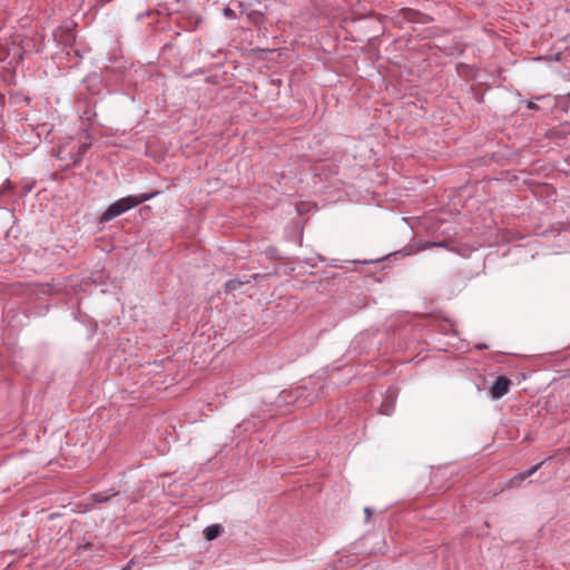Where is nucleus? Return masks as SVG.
Listing matches in <instances>:
<instances>
[{"instance_id": "nucleus-1", "label": "nucleus", "mask_w": 570, "mask_h": 570, "mask_svg": "<svg viewBox=\"0 0 570 570\" xmlns=\"http://www.w3.org/2000/svg\"><path fill=\"white\" fill-rule=\"evenodd\" d=\"M158 191L141 194V195H129L124 198H120L108 206V208L101 214L99 222L107 223L112 220L114 218L120 216L121 214L130 210L131 208L154 198Z\"/></svg>"}, {"instance_id": "nucleus-2", "label": "nucleus", "mask_w": 570, "mask_h": 570, "mask_svg": "<svg viewBox=\"0 0 570 570\" xmlns=\"http://www.w3.org/2000/svg\"><path fill=\"white\" fill-rule=\"evenodd\" d=\"M511 381L504 376L500 375L495 379L493 384L489 389V393L492 400H499L504 396L510 390Z\"/></svg>"}, {"instance_id": "nucleus-3", "label": "nucleus", "mask_w": 570, "mask_h": 570, "mask_svg": "<svg viewBox=\"0 0 570 570\" xmlns=\"http://www.w3.org/2000/svg\"><path fill=\"white\" fill-rule=\"evenodd\" d=\"M543 464V462H540L535 465H533L531 469L527 470L525 472H521L519 474H517L514 478H512L510 480V483H511V487H517L519 485L522 481H524L527 478L533 475L538 470L539 468Z\"/></svg>"}, {"instance_id": "nucleus-4", "label": "nucleus", "mask_w": 570, "mask_h": 570, "mask_svg": "<svg viewBox=\"0 0 570 570\" xmlns=\"http://www.w3.org/2000/svg\"><path fill=\"white\" fill-rule=\"evenodd\" d=\"M394 402H395V393L394 391H389L387 399L382 403L380 412L384 415H391L394 410Z\"/></svg>"}, {"instance_id": "nucleus-5", "label": "nucleus", "mask_w": 570, "mask_h": 570, "mask_svg": "<svg viewBox=\"0 0 570 570\" xmlns=\"http://www.w3.org/2000/svg\"><path fill=\"white\" fill-rule=\"evenodd\" d=\"M115 495H117L116 491L97 492L91 494V499L95 503H105L108 502Z\"/></svg>"}, {"instance_id": "nucleus-6", "label": "nucleus", "mask_w": 570, "mask_h": 570, "mask_svg": "<svg viewBox=\"0 0 570 570\" xmlns=\"http://www.w3.org/2000/svg\"><path fill=\"white\" fill-rule=\"evenodd\" d=\"M222 531L223 529L219 524H212L205 529V538L208 541L215 540L222 533Z\"/></svg>"}, {"instance_id": "nucleus-7", "label": "nucleus", "mask_w": 570, "mask_h": 570, "mask_svg": "<svg viewBox=\"0 0 570 570\" xmlns=\"http://www.w3.org/2000/svg\"><path fill=\"white\" fill-rule=\"evenodd\" d=\"M247 18L255 24H263L266 21V18L263 12L258 10H250L247 12Z\"/></svg>"}, {"instance_id": "nucleus-8", "label": "nucleus", "mask_w": 570, "mask_h": 570, "mask_svg": "<svg viewBox=\"0 0 570 570\" xmlns=\"http://www.w3.org/2000/svg\"><path fill=\"white\" fill-rule=\"evenodd\" d=\"M247 283H249V281H248V279H246V281H240V279H237V278H235V279H229V281H228V282H226V284H225V292H226V293H232V292H234V291L239 289V288L242 287V285L247 284Z\"/></svg>"}, {"instance_id": "nucleus-9", "label": "nucleus", "mask_w": 570, "mask_h": 570, "mask_svg": "<svg viewBox=\"0 0 570 570\" xmlns=\"http://www.w3.org/2000/svg\"><path fill=\"white\" fill-rule=\"evenodd\" d=\"M90 144H82L80 147H79V150L73 159V165H77L80 160H81V157L85 155L87 148L89 147Z\"/></svg>"}, {"instance_id": "nucleus-10", "label": "nucleus", "mask_w": 570, "mask_h": 570, "mask_svg": "<svg viewBox=\"0 0 570 570\" xmlns=\"http://www.w3.org/2000/svg\"><path fill=\"white\" fill-rule=\"evenodd\" d=\"M404 14H405V18H407L409 20L417 21L416 17L419 16V12L411 10V9H406L404 11Z\"/></svg>"}, {"instance_id": "nucleus-11", "label": "nucleus", "mask_w": 570, "mask_h": 570, "mask_svg": "<svg viewBox=\"0 0 570 570\" xmlns=\"http://www.w3.org/2000/svg\"><path fill=\"white\" fill-rule=\"evenodd\" d=\"M223 14L228 18V19H235L236 18V13L233 9H230L229 7H226L224 10H223Z\"/></svg>"}, {"instance_id": "nucleus-12", "label": "nucleus", "mask_w": 570, "mask_h": 570, "mask_svg": "<svg viewBox=\"0 0 570 570\" xmlns=\"http://www.w3.org/2000/svg\"><path fill=\"white\" fill-rule=\"evenodd\" d=\"M445 246V243L444 242H434V243H428L424 248H430V247H444Z\"/></svg>"}, {"instance_id": "nucleus-13", "label": "nucleus", "mask_w": 570, "mask_h": 570, "mask_svg": "<svg viewBox=\"0 0 570 570\" xmlns=\"http://www.w3.org/2000/svg\"><path fill=\"white\" fill-rule=\"evenodd\" d=\"M92 548V543L91 542H86L83 544H79L78 546V550H90Z\"/></svg>"}, {"instance_id": "nucleus-14", "label": "nucleus", "mask_w": 570, "mask_h": 570, "mask_svg": "<svg viewBox=\"0 0 570 570\" xmlns=\"http://www.w3.org/2000/svg\"><path fill=\"white\" fill-rule=\"evenodd\" d=\"M364 512H365V514H366V520H368V519H370V517L372 515V510H371L370 508H365V509H364Z\"/></svg>"}, {"instance_id": "nucleus-15", "label": "nucleus", "mask_w": 570, "mask_h": 570, "mask_svg": "<svg viewBox=\"0 0 570 570\" xmlns=\"http://www.w3.org/2000/svg\"><path fill=\"white\" fill-rule=\"evenodd\" d=\"M528 108H529V109H537V108H538V106H537L533 101H529V102H528Z\"/></svg>"}, {"instance_id": "nucleus-16", "label": "nucleus", "mask_w": 570, "mask_h": 570, "mask_svg": "<svg viewBox=\"0 0 570 570\" xmlns=\"http://www.w3.org/2000/svg\"><path fill=\"white\" fill-rule=\"evenodd\" d=\"M396 254H402L403 256H405V255H410L411 253L406 252L405 249H402V250L397 252Z\"/></svg>"}, {"instance_id": "nucleus-17", "label": "nucleus", "mask_w": 570, "mask_h": 570, "mask_svg": "<svg viewBox=\"0 0 570 570\" xmlns=\"http://www.w3.org/2000/svg\"><path fill=\"white\" fill-rule=\"evenodd\" d=\"M478 348H479V350L488 348V345H485V344H481V345H478Z\"/></svg>"}, {"instance_id": "nucleus-18", "label": "nucleus", "mask_w": 570, "mask_h": 570, "mask_svg": "<svg viewBox=\"0 0 570 570\" xmlns=\"http://www.w3.org/2000/svg\"><path fill=\"white\" fill-rule=\"evenodd\" d=\"M131 566L128 563L126 567H124L121 570H130Z\"/></svg>"}]
</instances>
